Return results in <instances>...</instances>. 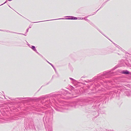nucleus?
Segmentation results:
<instances>
[{"label":"nucleus","mask_w":131,"mask_h":131,"mask_svg":"<svg viewBox=\"0 0 131 131\" xmlns=\"http://www.w3.org/2000/svg\"><path fill=\"white\" fill-rule=\"evenodd\" d=\"M78 19V18L75 17H73V20H77Z\"/></svg>","instance_id":"5"},{"label":"nucleus","mask_w":131,"mask_h":131,"mask_svg":"<svg viewBox=\"0 0 131 131\" xmlns=\"http://www.w3.org/2000/svg\"><path fill=\"white\" fill-rule=\"evenodd\" d=\"M85 20H88L87 19H86V18H85V19H84Z\"/></svg>","instance_id":"10"},{"label":"nucleus","mask_w":131,"mask_h":131,"mask_svg":"<svg viewBox=\"0 0 131 131\" xmlns=\"http://www.w3.org/2000/svg\"><path fill=\"white\" fill-rule=\"evenodd\" d=\"M88 17V16H87V17H85L86 18V17Z\"/></svg>","instance_id":"12"},{"label":"nucleus","mask_w":131,"mask_h":131,"mask_svg":"<svg viewBox=\"0 0 131 131\" xmlns=\"http://www.w3.org/2000/svg\"><path fill=\"white\" fill-rule=\"evenodd\" d=\"M29 28H28L27 29V30H26V32H27L28 31V30H29Z\"/></svg>","instance_id":"9"},{"label":"nucleus","mask_w":131,"mask_h":131,"mask_svg":"<svg viewBox=\"0 0 131 131\" xmlns=\"http://www.w3.org/2000/svg\"><path fill=\"white\" fill-rule=\"evenodd\" d=\"M7 32H10V31L7 30L6 31Z\"/></svg>","instance_id":"8"},{"label":"nucleus","mask_w":131,"mask_h":131,"mask_svg":"<svg viewBox=\"0 0 131 131\" xmlns=\"http://www.w3.org/2000/svg\"><path fill=\"white\" fill-rule=\"evenodd\" d=\"M64 19V18H59V19H52V20H46L43 21H38V22H33V23H35L39 22H43V21H49L56 20H57V19Z\"/></svg>","instance_id":"1"},{"label":"nucleus","mask_w":131,"mask_h":131,"mask_svg":"<svg viewBox=\"0 0 131 131\" xmlns=\"http://www.w3.org/2000/svg\"><path fill=\"white\" fill-rule=\"evenodd\" d=\"M122 73L124 74H128L129 72L127 71H123L122 72Z\"/></svg>","instance_id":"3"},{"label":"nucleus","mask_w":131,"mask_h":131,"mask_svg":"<svg viewBox=\"0 0 131 131\" xmlns=\"http://www.w3.org/2000/svg\"><path fill=\"white\" fill-rule=\"evenodd\" d=\"M109 40H110V41H111L110 40V39H109Z\"/></svg>","instance_id":"13"},{"label":"nucleus","mask_w":131,"mask_h":131,"mask_svg":"<svg viewBox=\"0 0 131 131\" xmlns=\"http://www.w3.org/2000/svg\"><path fill=\"white\" fill-rule=\"evenodd\" d=\"M79 19L83 20V19H85V18H80L79 19Z\"/></svg>","instance_id":"6"},{"label":"nucleus","mask_w":131,"mask_h":131,"mask_svg":"<svg viewBox=\"0 0 131 131\" xmlns=\"http://www.w3.org/2000/svg\"><path fill=\"white\" fill-rule=\"evenodd\" d=\"M69 17V18H66V19H71L73 20V16H66L65 17Z\"/></svg>","instance_id":"2"},{"label":"nucleus","mask_w":131,"mask_h":131,"mask_svg":"<svg viewBox=\"0 0 131 131\" xmlns=\"http://www.w3.org/2000/svg\"><path fill=\"white\" fill-rule=\"evenodd\" d=\"M31 48L34 50L35 51L36 50L35 47L34 46H32Z\"/></svg>","instance_id":"4"},{"label":"nucleus","mask_w":131,"mask_h":131,"mask_svg":"<svg viewBox=\"0 0 131 131\" xmlns=\"http://www.w3.org/2000/svg\"><path fill=\"white\" fill-rule=\"evenodd\" d=\"M99 9H98L97 10V11H98V10H99Z\"/></svg>","instance_id":"15"},{"label":"nucleus","mask_w":131,"mask_h":131,"mask_svg":"<svg viewBox=\"0 0 131 131\" xmlns=\"http://www.w3.org/2000/svg\"><path fill=\"white\" fill-rule=\"evenodd\" d=\"M7 2V1H6L3 4H2L1 5H0V6H1V5H3L4 4H5V3H6V2Z\"/></svg>","instance_id":"7"},{"label":"nucleus","mask_w":131,"mask_h":131,"mask_svg":"<svg viewBox=\"0 0 131 131\" xmlns=\"http://www.w3.org/2000/svg\"><path fill=\"white\" fill-rule=\"evenodd\" d=\"M8 6H9V7H10V6L9 5H8Z\"/></svg>","instance_id":"14"},{"label":"nucleus","mask_w":131,"mask_h":131,"mask_svg":"<svg viewBox=\"0 0 131 131\" xmlns=\"http://www.w3.org/2000/svg\"><path fill=\"white\" fill-rule=\"evenodd\" d=\"M0 31H5V30H0Z\"/></svg>","instance_id":"11"}]
</instances>
